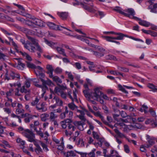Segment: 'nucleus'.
<instances>
[{"label":"nucleus","mask_w":157,"mask_h":157,"mask_svg":"<svg viewBox=\"0 0 157 157\" xmlns=\"http://www.w3.org/2000/svg\"><path fill=\"white\" fill-rule=\"evenodd\" d=\"M57 117V116H55L54 112H51L50 113V116L49 119L51 121H54L55 119Z\"/></svg>","instance_id":"2f4dec72"},{"label":"nucleus","mask_w":157,"mask_h":157,"mask_svg":"<svg viewBox=\"0 0 157 157\" xmlns=\"http://www.w3.org/2000/svg\"><path fill=\"white\" fill-rule=\"evenodd\" d=\"M127 117V118L125 119H121V120L123 122L125 123L130 122L131 116H128Z\"/></svg>","instance_id":"a19ab883"},{"label":"nucleus","mask_w":157,"mask_h":157,"mask_svg":"<svg viewBox=\"0 0 157 157\" xmlns=\"http://www.w3.org/2000/svg\"><path fill=\"white\" fill-rule=\"evenodd\" d=\"M94 54L96 57L100 58L104 56V53L100 52H97L96 51H93Z\"/></svg>","instance_id":"c85d7f7f"},{"label":"nucleus","mask_w":157,"mask_h":157,"mask_svg":"<svg viewBox=\"0 0 157 157\" xmlns=\"http://www.w3.org/2000/svg\"><path fill=\"white\" fill-rule=\"evenodd\" d=\"M61 97L64 99H66L67 98V94L66 93L64 92L63 91L61 92L60 94Z\"/></svg>","instance_id":"052dcab7"},{"label":"nucleus","mask_w":157,"mask_h":157,"mask_svg":"<svg viewBox=\"0 0 157 157\" xmlns=\"http://www.w3.org/2000/svg\"><path fill=\"white\" fill-rule=\"evenodd\" d=\"M55 72L57 74H60L62 72V70L59 67H57L54 70Z\"/></svg>","instance_id":"8fccbe9b"},{"label":"nucleus","mask_w":157,"mask_h":157,"mask_svg":"<svg viewBox=\"0 0 157 157\" xmlns=\"http://www.w3.org/2000/svg\"><path fill=\"white\" fill-rule=\"evenodd\" d=\"M78 125L79 126L78 128L80 130H82L83 129L82 128L83 125L84 124V123L81 121H78Z\"/></svg>","instance_id":"c03bdc74"},{"label":"nucleus","mask_w":157,"mask_h":157,"mask_svg":"<svg viewBox=\"0 0 157 157\" xmlns=\"http://www.w3.org/2000/svg\"><path fill=\"white\" fill-rule=\"evenodd\" d=\"M41 81L42 82L43 85L44 86H46V85H51L52 83L51 81L49 79L45 81L43 79H41Z\"/></svg>","instance_id":"b1692460"},{"label":"nucleus","mask_w":157,"mask_h":157,"mask_svg":"<svg viewBox=\"0 0 157 157\" xmlns=\"http://www.w3.org/2000/svg\"><path fill=\"white\" fill-rule=\"evenodd\" d=\"M150 35L152 36L155 37L157 36V33L151 30Z\"/></svg>","instance_id":"338daca9"},{"label":"nucleus","mask_w":157,"mask_h":157,"mask_svg":"<svg viewBox=\"0 0 157 157\" xmlns=\"http://www.w3.org/2000/svg\"><path fill=\"white\" fill-rule=\"evenodd\" d=\"M26 63L27 67L28 68L32 69H35L36 68V66L33 64L28 62H27Z\"/></svg>","instance_id":"e433bc0d"},{"label":"nucleus","mask_w":157,"mask_h":157,"mask_svg":"<svg viewBox=\"0 0 157 157\" xmlns=\"http://www.w3.org/2000/svg\"><path fill=\"white\" fill-rule=\"evenodd\" d=\"M77 93V90L76 89H75V90L73 91V97L75 100L76 101H77L78 100L77 99L76 93Z\"/></svg>","instance_id":"e2e57ef3"},{"label":"nucleus","mask_w":157,"mask_h":157,"mask_svg":"<svg viewBox=\"0 0 157 157\" xmlns=\"http://www.w3.org/2000/svg\"><path fill=\"white\" fill-rule=\"evenodd\" d=\"M20 41L22 43L24 44V47H25V45L27 44V45H30L31 44V43H29V42H28L27 43H25V40L24 39H21L20 40Z\"/></svg>","instance_id":"680f3d73"},{"label":"nucleus","mask_w":157,"mask_h":157,"mask_svg":"<svg viewBox=\"0 0 157 157\" xmlns=\"http://www.w3.org/2000/svg\"><path fill=\"white\" fill-rule=\"evenodd\" d=\"M4 112L8 114H10L11 113V109L8 107H5L3 109Z\"/></svg>","instance_id":"de8ad7c7"},{"label":"nucleus","mask_w":157,"mask_h":157,"mask_svg":"<svg viewBox=\"0 0 157 157\" xmlns=\"http://www.w3.org/2000/svg\"><path fill=\"white\" fill-rule=\"evenodd\" d=\"M88 4L90 6L82 3H81L82 7L84 9L90 12H94L95 10V8L94 7L93 3H89Z\"/></svg>","instance_id":"423d86ee"},{"label":"nucleus","mask_w":157,"mask_h":157,"mask_svg":"<svg viewBox=\"0 0 157 157\" xmlns=\"http://www.w3.org/2000/svg\"><path fill=\"white\" fill-rule=\"evenodd\" d=\"M25 67V65L23 63L21 60L17 61V67L18 69L23 70Z\"/></svg>","instance_id":"a211bd4d"},{"label":"nucleus","mask_w":157,"mask_h":157,"mask_svg":"<svg viewBox=\"0 0 157 157\" xmlns=\"http://www.w3.org/2000/svg\"><path fill=\"white\" fill-rule=\"evenodd\" d=\"M155 121H156V120L153 121V119H148L145 121V123L146 124H148L151 123L152 124L153 123L154 124V122Z\"/></svg>","instance_id":"bf43d9fd"},{"label":"nucleus","mask_w":157,"mask_h":157,"mask_svg":"<svg viewBox=\"0 0 157 157\" xmlns=\"http://www.w3.org/2000/svg\"><path fill=\"white\" fill-rule=\"evenodd\" d=\"M139 24L140 25L147 27H148L150 25V23L145 21L142 20L141 19L139 22Z\"/></svg>","instance_id":"f3484780"},{"label":"nucleus","mask_w":157,"mask_h":157,"mask_svg":"<svg viewBox=\"0 0 157 157\" xmlns=\"http://www.w3.org/2000/svg\"><path fill=\"white\" fill-rule=\"evenodd\" d=\"M124 151L127 153H129L130 150L127 144H125L124 145Z\"/></svg>","instance_id":"4d7b16f0"},{"label":"nucleus","mask_w":157,"mask_h":157,"mask_svg":"<svg viewBox=\"0 0 157 157\" xmlns=\"http://www.w3.org/2000/svg\"><path fill=\"white\" fill-rule=\"evenodd\" d=\"M118 69L120 71H124L125 72L129 71V69L125 67L118 66Z\"/></svg>","instance_id":"473e14b6"},{"label":"nucleus","mask_w":157,"mask_h":157,"mask_svg":"<svg viewBox=\"0 0 157 157\" xmlns=\"http://www.w3.org/2000/svg\"><path fill=\"white\" fill-rule=\"evenodd\" d=\"M31 45L32 44L31 43V44L30 45H29L31 46L30 48H29V46L27 44L25 45V48L28 50L30 52H35L36 48L34 47L33 46H31Z\"/></svg>","instance_id":"bb28decb"},{"label":"nucleus","mask_w":157,"mask_h":157,"mask_svg":"<svg viewBox=\"0 0 157 157\" xmlns=\"http://www.w3.org/2000/svg\"><path fill=\"white\" fill-rule=\"evenodd\" d=\"M92 135L93 136V137L94 138L97 140L99 139V136L98 135L97 132H96L94 131H93L92 132Z\"/></svg>","instance_id":"49530a36"},{"label":"nucleus","mask_w":157,"mask_h":157,"mask_svg":"<svg viewBox=\"0 0 157 157\" xmlns=\"http://www.w3.org/2000/svg\"><path fill=\"white\" fill-rule=\"evenodd\" d=\"M39 101V99H38L37 97L35 98L34 100L31 103V105L33 106H36L38 104V103Z\"/></svg>","instance_id":"f704fd0d"},{"label":"nucleus","mask_w":157,"mask_h":157,"mask_svg":"<svg viewBox=\"0 0 157 157\" xmlns=\"http://www.w3.org/2000/svg\"><path fill=\"white\" fill-rule=\"evenodd\" d=\"M36 108L39 112H45L47 109V107L45 106V104L44 102L41 104L38 103L36 105Z\"/></svg>","instance_id":"6e6552de"},{"label":"nucleus","mask_w":157,"mask_h":157,"mask_svg":"<svg viewBox=\"0 0 157 157\" xmlns=\"http://www.w3.org/2000/svg\"><path fill=\"white\" fill-rule=\"evenodd\" d=\"M103 38L106 40L107 41L112 42L113 40L112 37L108 36H102Z\"/></svg>","instance_id":"a18cd8bd"},{"label":"nucleus","mask_w":157,"mask_h":157,"mask_svg":"<svg viewBox=\"0 0 157 157\" xmlns=\"http://www.w3.org/2000/svg\"><path fill=\"white\" fill-rule=\"evenodd\" d=\"M46 68L48 71L46 72V73L49 75V77L52 78L53 75V72L54 71V69L52 66L50 65H47L46 66Z\"/></svg>","instance_id":"9d476101"},{"label":"nucleus","mask_w":157,"mask_h":157,"mask_svg":"<svg viewBox=\"0 0 157 157\" xmlns=\"http://www.w3.org/2000/svg\"><path fill=\"white\" fill-rule=\"evenodd\" d=\"M65 111L64 112L61 113L60 115V117L61 119H63L66 117V114L68 113L67 107L66 106L65 107Z\"/></svg>","instance_id":"6ab92c4d"},{"label":"nucleus","mask_w":157,"mask_h":157,"mask_svg":"<svg viewBox=\"0 0 157 157\" xmlns=\"http://www.w3.org/2000/svg\"><path fill=\"white\" fill-rule=\"evenodd\" d=\"M20 91L21 93H25L27 94V93H29V91L27 90L25 88V86H22L20 89Z\"/></svg>","instance_id":"4c0bfd02"},{"label":"nucleus","mask_w":157,"mask_h":157,"mask_svg":"<svg viewBox=\"0 0 157 157\" xmlns=\"http://www.w3.org/2000/svg\"><path fill=\"white\" fill-rule=\"evenodd\" d=\"M39 129V130H37V128H35L34 131H35L36 132V133L37 135L40 136L41 138H43L44 133H43L41 131L40 128Z\"/></svg>","instance_id":"c756f323"},{"label":"nucleus","mask_w":157,"mask_h":157,"mask_svg":"<svg viewBox=\"0 0 157 157\" xmlns=\"http://www.w3.org/2000/svg\"><path fill=\"white\" fill-rule=\"evenodd\" d=\"M62 91V90L58 87H55L54 90V92L57 94H58V93L60 94Z\"/></svg>","instance_id":"09e8293b"},{"label":"nucleus","mask_w":157,"mask_h":157,"mask_svg":"<svg viewBox=\"0 0 157 157\" xmlns=\"http://www.w3.org/2000/svg\"><path fill=\"white\" fill-rule=\"evenodd\" d=\"M113 112L114 113H113V117L115 120L118 121V119L117 118L120 115V111L119 109H114Z\"/></svg>","instance_id":"f8f14e48"},{"label":"nucleus","mask_w":157,"mask_h":157,"mask_svg":"<svg viewBox=\"0 0 157 157\" xmlns=\"http://www.w3.org/2000/svg\"><path fill=\"white\" fill-rule=\"evenodd\" d=\"M27 38L29 40L32 42V43L34 45H37L38 43L37 40L33 37H32L30 36H28Z\"/></svg>","instance_id":"5701e85b"},{"label":"nucleus","mask_w":157,"mask_h":157,"mask_svg":"<svg viewBox=\"0 0 157 157\" xmlns=\"http://www.w3.org/2000/svg\"><path fill=\"white\" fill-rule=\"evenodd\" d=\"M12 45L14 47L15 49L16 50L17 52H19V51L18 50V46L13 41L11 42Z\"/></svg>","instance_id":"13d9d810"},{"label":"nucleus","mask_w":157,"mask_h":157,"mask_svg":"<svg viewBox=\"0 0 157 157\" xmlns=\"http://www.w3.org/2000/svg\"><path fill=\"white\" fill-rule=\"evenodd\" d=\"M120 113H121L120 115H121V117L123 118H125L127 116H129L127 115L126 113L124 111H120Z\"/></svg>","instance_id":"3c124183"},{"label":"nucleus","mask_w":157,"mask_h":157,"mask_svg":"<svg viewBox=\"0 0 157 157\" xmlns=\"http://www.w3.org/2000/svg\"><path fill=\"white\" fill-rule=\"evenodd\" d=\"M124 36H125V37H128L132 39H133L134 40H136V41H140L142 42H144V41L142 40L141 39H138V38H135V37H134L132 36H128V35H124Z\"/></svg>","instance_id":"58836bf2"},{"label":"nucleus","mask_w":157,"mask_h":157,"mask_svg":"<svg viewBox=\"0 0 157 157\" xmlns=\"http://www.w3.org/2000/svg\"><path fill=\"white\" fill-rule=\"evenodd\" d=\"M68 129H70L71 128H72V131H75V130L76 129V127H75L74 126L72 125L71 124V123L70 124H68Z\"/></svg>","instance_id":"6e6d98bb"},{"label":"nucleus","mask_w":157,"mask_h":157,"mask_svg":"<svg viewBox=\"0 0 157 157\" xmlns=\"http://www.w3.org/2000/svg\"><path fill=\"white\" fill-rule=\"evenodd\" d=\"M40 145L42 146L43 149L44 150L46 151H48V149L47 147V146L46 144H44L42 142H40Z\"/></svg>","instance_id":"72a5a7b5"},{"label":"nucleus","mask_w":157,"mask_h":157,"mask_svg":"<svg viewBox=\"0 0 157 157\" xmlns=\"http://www.w3.org/2000/svg\"><path fill=\"white\" fill-rule=\"evenodd\" d=\"M110 73L111 74L117 76L119 75V72H118L116 71H110Z\"/></svg>","instance_id":"774afa93"},{"label":"nucleus","mask_w":157,"mask_h":157,"mask_svg":"<svg viewBox=\"0 0 157 157\" xmlns=\"http://www.w3.org/2000/svg\"><path fill=\"white\" fill-rule=\"evenodd\" d=\"M148 143L151 145L152 146L155 143V139L153 137H151L148 135H146Z\"/></svg>","instance_id":"4468645a"},{"label":"nucleus","mask_w":157,"mask_h":157,"mask_svg":"<svg viewBox=\"0 0 157 157\" xmlns=\"http://www.w3.org/2000/svg\"><path fill=\"white\" fill-rule=\"evenodd\" d=\"M49 117V114L47 113L42 114L40 115L41 120L43 122H45L47 120H48Z\"/></svg>","instance_id":"dca6fc26"},{"label":"nucleus","mask_w":157,"mask_h":157,"mask_svg":"<svg viewBox=\"0 0 157 157\" xmlns=\"http://www.w3.org/2000/svg\"><path fill=\"white\" fill-rule=\"evenodd\" d=\"M26 24L31 28L36 27V26L44 27L45 23L42 20L36 18H31L26 22Z\"/></svg>","instance_id":"f257e3e1"},{"label":"nucleus","mask_w":157,"mask_h":157,"mask_svg":"<svg viewBox=\"0 0 157 157\" xmlns=\"http://www.w3.org/2000/svg\"><path fill=\"white\" fill-rule=\"evenodd\" d=\"M113 10L114 11L119 13L122 15H124V14H125V12L123 11L122 9L120 7L116 6L115 7Z\"/></svg>","instance_id":"aec40b11"},{"label":"nucleus","mask_w":157,"mask_h":157,"mask_svg":"<svg viewBox=\"0 0 157 157\" xmlns=\"http://www.w3.org/2000/svg\"><path fill=\"white\" fill-rule=\"evenodd\" d=\"M105 58L106 59H109L110 60H113L114 61H117V59L116 57L114 56L109 54L105 56Z\"/></svg>","instance_id":"412c9836"},{"label":"nucleus","mask_w":157,"mask_h":157,"mask_svg":"<svg viewBox=\"0 0 157 157\" xmlns=\"http://www.w3.org/2000/svg\"><path fill=\"white\" fill-rule=\"evenodd\" d=\"M149 112L151 115L153 117H156L155 113V111L152 109H150L149 110Z\"/></svg>","instance_id":"0e129e2a"},{"label":"nucleus","mask_w":157,"mask_h":157,"mask_svg":"<svg viewBox=\"0 0 157 157\" xmlns=\"http://www.w3.org/2000/svg\"><path fill=\"white\" fill-rule=\"evenodd\" d=\"M94 93L92 96V98L95 100H98L99 98H102L104 99L110 100V98L106 95L104 94L98 88H96L94 90Z\"/></svg>","instance_id":"f03ea898"},{"label":"nucleus","mask_w":157,"mask_h":157,"mask_svg":"<svg viewBox=\"0 0 157 157\" xmlns=\"http://www.w3.org/2000/svg\"><path fill=\"white\" fill-rule=\"evenodd\" d=\"M61 152L63 153L64 157H70L71 156L69 151H67V152L65 151H62Z\"/></svg>","instance_id":"864d4df0"},{"label":"nucleus","mask_w":157,"mask_h":157,"mask_svg":"<svg viewBox=\"0 0 157 157\" xmlns=\"http://www.w3.org/2000/svg\"><path fill=\"white\" fill-rule=\"evenodd\" d=\"M114 131L117 134V135L115 136H118V137L121 138H124L127 140V138H128L124 134L121 133L118 129L115 128L114 129Z\"/></svg>","instance_id":"ddd939ff"},{"label":"nucleus","mask_w":157,"mask_h":157,"mask_svg":"<svg viewBox=\"0 0 157 157\" xmlns=\"http://www.w3.org/2000/svg\"><path fill=\"white\" fill-rule=\"evenodd\" d=\"M148 107L144 105H143L142 107L139 109V110L141 112H144L145 113H147V109H148Z\"/></svg>","instance_id":"cd10ccee"},{"label":"nucleus","mask_w":157,"mask_h":157,"mask_svg":"<svg viewBox=\"0 0 157 157\" xmlns=\"http://www.w3.org/2000/svg\"><path fill=\"white\" fill-rule=\"evenodd\" d=\"M22 134L28 139L29 141L34 143L36 141L35 139V135L30 130L26 129L22 132Z\"/></svg>","instance_id":"20e7f679"},{"label":"nucleus","mask_w":157,"mask_h":157,"mask_svg":"<svg viewBox=\"0 0 157 157\" xmlns=\"http://www.w3.org/2000/svg\"><path fill=\"white\" fill-rule=\"evenodd\" d=\"M68 106L70 109L72 110H74L75 109H77L78 108L77 106H76L74 103L73 101L69 103L68 104Z\"/></svg>","instance_id":"a878e982"},{"label":"nucleus","mask_w":157,"mask_h":157,"mask_svg":"<svg viewBox=\"0 0 157 157\" xmlns=\"http://www.w3.org/2000/svg\"><path fill=\"white\" fill-rule=\"evenodd\" d=\"M45 43L53 48L56 49L57 52L60 54L64 56H66L65 52L64 49L59 47L56 46V43L53 42L51 41H49L46 39H44Z\"/></svg>","instance_id":"7ed1b4c3"},{"label":"nucleus","mask_w":157,"mask_h":157,"mask_svg":"<svg viewBox=\"0 0 157 157\" xmlns=\"http://www.w3.org/2000/svg\"><path fill=\"white\" fill-rule=\"evenodd\" d=\"M59 16L63 19H66L68 16V13L66 12H59L58 13Z\"/></svg>","instance_id":"2eb2a0df"},{"label":"nucleus","mask_w":157,"mask_h":157,"mask_svg":"<svg viewBox=\"0 0 157 157\" xmlns=\"http://www.w3.org/2000/svg\"><path fill=\"white\" fill-rule=\"evenodd\" d=\"M64 149V142L63 141V139H62V141L61 144L58 145L57 149L60 151H62Z\"/></svg>","instance_id":"79ce46f5"},{"label":"nucleus","mask_w":157,"mask_h":157,"mask_svg":"<svg viewBox=\"0 0 157 157\" xmlns=\"http://www.w3.org/2000/svg\"><path fill=\"white\" fill-rule=\"evenodd\" d=\"M115 34L118 35L117 37L118 40H122L124 38V34L120 33H115Z\"/></svg>","instance_id":"c9c22d12"},{"label":"nucleus","mask_w":157,"mask_h":157,"mask_svg":"<svg viewBox=\"0 0 157 157\" xmlns=\"http://www.w3.org/2000/svg\"><path fill=\"white\" fill-rule=\"evenodd\" d=\"M107 92L108 94H115V91L112 89H109L107 90Z\"/></svg>","instance_id":"69168bd1"},{"label":"nucleus","mask_w":157,"mask_h":157,"mask_svg":"<svg viewBox=\"0 0 157 157\" xmlns=\"http://www.w3.org/2000/svg\"><path fill=\"white\" fill-rule=\"evenodd\" d=\"M124 11L127 13H125V14H124V15L130 18H131L133 16H134L136 14L134 10L132 8H128L124 10Z\"/></svg>","instance_id":"0eeeda50"},{"label":"nucleus","mask_w":157,"mask_h":157,"mask_svg":"<svg viewBox=\"0 0 157 157\" xmlns=\"http://www.w3.org/2000/svg\"><path fill=\"white\" fill-rule=\"evenodd\" d=\"M51 78H52L53 81L57 83H61L62 82V81L61 79L58 76H56L52 77Z\"/></svg>","instance_id":"4be33fe9"},{"label":"nucleus","mask_w":157,"mask_h":157,"mask_svg":"<svg viewBox=\"0 0 157 157\" xmlns=\"http://www.w3.org/2000/svg\"><path fill=\"white\" fill-rule=\"evenodd\" d=\"M63 27V26H62L57 25L54 24L52 29L56 30L61 31L62 30V28Z\"/></svg>","instance_id":"393cba45"},{"label":"nucleus","mask_w":157,"mask_h":157,"mask_svg":"<svg viewBox=\"0 0 157 157\" xmlns=\"http://www.w3.org/2000/svg\"><path fill=\"white\" fill-rule=\"evenodd\" d=\"M73 65L78 69H80L82 68L81 64L78 62L75 63Z\"/></svg>","instance_id":"ea45409f"},{"label":"nucleus","mask_w":157,"mask_h":157,"mask_svg":"<svg viewBox=\"0 0 157 157\" xmlns=\"http://www.w3.org/2000/svg\"><path fill=\"white\" fill-rule=\"evenodd\" d=\"M42 88V91L43 92V93L42 94V96H43L44 94L46 93V90L48 89V87L46 86L43 85L41 87Z\"/></svg>","instance_id":"5fc2aeb1"},{"label":"nucleus","mask_w":157,"mask_h":157,"mask_svg":"<svg viewBox=\"0 0 157 157\" xmlns=\"http://www.w3.org/2000/svg\"><path fill=\"white\" fill-rule=\"evenodd\" d=\"M53 100L55 101L56 104L57 105L60 106H63V102L58 97L55 96L53 99Z\"/></svg>","instance_id":"9b49d317"},{"label":"nucleus","mask_w":157,"mask_h":157,"mask_svg":"<svg viewBox=\"0 0 157 157\" xmlns=\"http://www.w3.org/2000/svg\"><path fill=\"white\" fill-rule=\"evenodd\" d=\"M33 143L36 146L34 151L36 154L38 155L42 154L43 153V151L39 145L36 141Z\"/></svg>","instance_id":"1a4fd4ad"},{"label":"nucleus","mask_w":157,"mask_h":157,"mask_svg":"<svg viewBox=\"0 0 157 157\" xmlns=\"http://www.w3.org/2000/svg\"><path fill=\"white\" fill-rule=\"evenodd\" d=\"M84 86L85 90H83V92L85 97L89 99L92 98V96L93 95L94 92H91L90 90L89 89L88 85L87 84H84Z\"/></svg>","instance_id":"39448f33"},{"label":"nucleus","mask_w":157,"mask_h":157,"mask_svg":"<svg viewBox=\"0 0 157 157\" xmlns=\"http://www.w3.org/2000/svg\"><path fill=\"white\" fill-rule=\"evenodd\" d=\"M36 75L39 77L41 81V79H43V78L44 77L45 75L44 74L40 71H38L36 73Z\"/></svg>","instance_id":"7c9ffc66"},{"label":"nucleus","mask_w":157,"mask_h":157,"mask_svg":"<svg viewBox=\"0 0 157 157\" xmlns=\"http://www.w3.org/2000/svg\"><path fill=\"white\" fill-rule=\"evenodd\" d=\"M96 116L99 117L100 118H102V116L101 114V113L99 111H97L95 112L94 111V113H93Z\"/></svg>","instance_id":"603ef678"},{"label":"nucleus","mask_w":157,"mask_h":157,"mask_svg":"<svg viewBox=\"0 0 157 157\" xmlns=\"http://www.w3.org/2000/svg\"><path fill=\"white\" fill-rule=\"evenodd\" d=\"M95 48H96V49L100 52H104L105 51V49L99 46H96L95 47Z\"/></svg>","instance_id":"37998d69"}]
</instances>
